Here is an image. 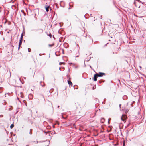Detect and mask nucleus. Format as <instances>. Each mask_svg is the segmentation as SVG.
<instances>
[{"label":"nucleus","mask_w":146,"mask_h":146,"mask_svg":"<svg viewBox=\"0 0 146 146\" xmlns=\"http://www.w3.org/2000/svg\"><path fill=\"white\" fill-rule=\"evenodd\" d=\"M54 44L53 43L52 44H49L48 46H49L50 47H52L53 46H54Z\"/></svg>","instance_id":"obj_10"},{"label":"nucleus","mask_w":146,"mask_h":146,"mask_svg":"<svg viewBox=\"0 0 146 146\" xmlns=\"http://www.w3.org/2000/svg\"><path fill=\"white\" fill-rule=\"evenodd\" d=\"M30 131H31V132H32V129H30Z\"/></svg>","instance_id":"obj_18"},{"label":"nucleus","mask_w":146,"mask_h":146,"mask_svg":"<svg viewBox=\"0 0 146 146\" xmlns=\"http://www.w3.org/2000/svg\"><path fill=\"white\" fill-rule=\"evenodd\" d=\"M3 116L2 115H0V117H1V118L3 117Z\"/></svg>","instance_id":"obj_13"},{"label":"nucleus","mask_w":146,"mask_h":146,"mask_svg":"<svg viewBox=\"0 0 146 146\" xmlns=\"http://www.w3.org/2000/svg\"><path fill=\"white\" fill-rule=\"evenodd\" d=\"M32 132H31V131H30V133H29V134H32Z\"/></svg>","instance_id":"obj_16"},{"label":"nucleus","mask_w":146,"mask_h":146,"mask_svg":"<svg viewBox=\"0 0 146 146\" xmlns=\"http://www.w3.org/2000/svg\"><path fill=\"white\" fill-rule=\"evenodd\" d=\"M49 6L46 5L45 6V8L46 9V11L47 12H48L49 11Z\"/></svg>","instance_id":"obj_6"},{"label":"nucleus","mask_w":146,"mask_h":146,"mask_svg":"<svg viewBox=\"0 0 146 146\" xmlns=\"http://www.w3.org/2000/svg\"><path fill=\"white\" fill-rule=\"evenodd\" d=\"M125 106L127 107V105H126V106H124V107H125V108H124V109H123V110H125V113H127L128 112L129 110L127 109H126V108H125Z\"/></svg>","instance_id":"obj_7"},{"label":"nucleus","mask_w":146,"mask_h":146,"mask_svg":"<svg viewBox=\"0 0 146 146\" xmlns=\"http://www.w3.org/2000/svg\"><path fill=\"white\" fill-rule=\"evenodd\" d=\"M76 47L77 46V47H78V48H79V46H78V45H76Z\"/></svg>","instance_id":"obj_15"},{"label":"nucleus","mask_w":146,"mask_h":146,"mask_svg":"<svg viewBox=\"0 0 146 146\" xmlns=\"http://www.w3.org/2000/svg\"><path fill=\"white\" fill-rule=\"evenodd\" d=\"M98 74L97 73H96V74L94 75L93 79L94 81H97V77H98Z\"/></svg>","instance_id":"obj_3"},{"label":"nucleus","mask_w":146,"mask_h":146,"mask_svg":"<svg viewBox=\"0 0 146 146\" xmlns=\"http://www.w3.org/2000/svg\"><path fill=\"white\" fill-rule=\"evenodd\" d=\"M46 33L47 34V35L48 36H49V37L51 38L52 37V35L50 33H49L48 32H46Z\"/></svg>","instance_id":"obj_9"},{"label":"nucleus","mask_w":146,"mask_h":146,"mask_svg":"<svg viewBox=\"0 0 146 146\" xmlns=\"http://www.w3.org/2000/svg\"><path fill=\"white\" fill-rule=\"evenodd\" d=\"M63 23H58L56 24V25H57L58 27H61L63 26Z\"/></svg>","instance_id":"obj_4"},{"label":"nucleus","mask_w":146,"mask_h":146,"mask_svg":"<svg viewBox=\"0 0 146 146\" xmlns=\"http://www.w3.org/2000/svg\"><path fill=\"white\" fill-rule=\"evenodd\" d=\"M102 120V121H104V119H101V121Z\"/></svg>","instance_id":"obj_17"},{"label":"nucleus","mask_w":146,"mask_h":146,"mask_svg":"<svg viewBox=\"0 0 146 146\" xmlns=\"http://www.w3.org/2000/svg\"><path fill=\"white\" fill-rule=\"evenodd\" d=\"M125 142L124 141L123 146H125Z\"/></svg>","instance_id":"obj_14"},{"label":"nucleus","mask_w":146,"mask_h":146,"mask_svg":"<svg viewBox=\"0 0 146 146\" xmlns=\"http://www.w3.org/2000/svg\"><path fill=\"white\" fill-rule=\"evenodd\" d=\"M68 82L69 85H71L72 86V83L70 81H68Z\"/></svg>","instance_id":"obj_8"},{"label":"nucleus","mask_w":146,"mask_h":146,"mask_svg":"<svg viewBox=\"0 0 146 146\" xmlns=\"http://www.w3.org/2000/svg\"><path fill=\"white\" fill-rule=\"evenodd\" d=\"M28 52H30V51H31V49L29 48H28Z\"/></svg>","instance_id":"obj_12"},{"label":"nucleus","mask_w":146,"mask_h":146,"mask_svg":"<svg viewBox=\"0 0 146 146\" xmlns=\"http://www.w3.org/2000/svg\"><path fill=\"white\" fill-rule=\"evenodd\" d=\"M23 35L22 34L21 35V39H20V40L19 42V48H20V46L21 45L22 40L23 38Z\"/></svg>","instance_id":"obj_2"},{"label":"nucleus","mask_w":146,"mask_h":146,"mask_svg":"<svg viewBox=\"0 0 146 146\" xmlns=\"http://www.w3.org/2000/svg\"><path fill=\"white\" fill-rule=\"evenodd\" d=\"M14 127V125L13 124H12L11 125L10 127L11 129H12Z\"/></svg>","instance_id":"obj_11"},{"label":"nucleus","mask_w":146,"mask_h":146,"mask_svg":"<svg viewBox=\"0 0 146 146\" xmlns=\"http://www.w3.org/2000/svg\"><path fill=\"white\" fill-rule=\"evenodd\" d=\"M19 55H21V56H22V55L21 54H20Z\"/></svg>","instance_id":"obj_19"},{"label":"nucleus","mask_w":146,"mask_h":146,"mask_svg":"<svg viewBox=\"0 0 146 146\" xmlns=\"http://www.w3.org/2000/svg\"><path fill=\"white\" fill-rule=\"evenodd\" d=\"M121 119L124 122L126 121V120L127 119V116L125 114H123L121 118Z\"/></svg>","instance_id":"obj_1"},{"label":"nucleus","mask_w":146,"mask_h":146,"mask_svg":"<svg viewBox=\"0 0 146 146\" xmlns=\"http://www.w3.org/2000/svg\"><path fill=\"white\" fill-rule=\"evenodd\" d=\"M105 74L103 73L99 72V74H98V77H101L103 75Z\"/></svg>","instance_id":"obj_5"},{"label":"nucleus","mask_w":146,"mask_h":146,"mask_svg":"<svg viewBox=\"0 0 146 146\" xmlns=\"http://www.w3.org/2000/svg\"><path fill=\"white\" fill-rule=\"evenodd\" d=\"M137 1H138V0H137Z\"/></svg>","instance_id":"obj_21"},{"label":"nucleus","mask_w":146,"mask_h":146,"mask_svg":"<svg viewBox=\"0 0 146 146\" xmlns=\"http://www.w3.org/2000/svg\"><path fill=\"white\" fill-rule=\"evenodd\" d=\"M19 55V54H17V56H18Z\"/></svg>","instance_id":"obj_20"}]
</instances>
